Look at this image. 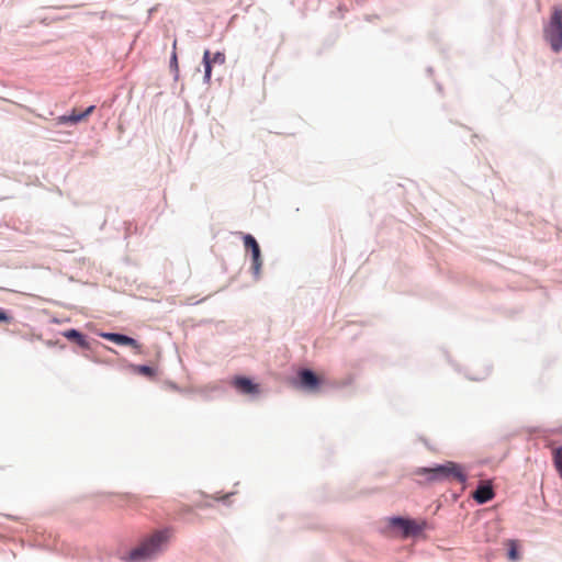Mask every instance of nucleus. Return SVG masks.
Listing matches in <instances>:
<instances>
[{
  "label": "nucleus",
  "mask_w": 562,
  "mask_h": 562,
  "mask_svg": "<svg viewBox=\"0 0 562 562\" xmlns=\"http://www.w3.org/2000/svg\"><path fill=\"white\" fill-rule=\"evenodd\" d=\"M234 495L233 492L227 493L221 497H214L215 501L223 503L224 505H229V498Z\"/></svg>",
  "instance_id": "22"
},
{
  "label": "nucleus",
  "mask_w": 562,
  "mask_h": 562,
  "mask_svg": "<svg viewBox=\"0 0 562 562\" xmlns=\"http://www.w3.org/2000/svg\"><path fill=\"white\" fill-rule=\"evenodd\" d=\"M176 45H177V41L175 40L173 41V49L170 54V58H169V68H170V71L171 74L173 75V79L175 80H178L179 79V61H178V55H177V52H176Z\"/></svg>",
  "instance_id": "16"
},
{
  "label": "nucleus",
  "mask_w": 562,
  "mask_h": 562,
  "mask_svg": "<svg viewBox=\"0 0 562 562\" xmlns=\"http://www.w3.org/2000/svg\"><path fill=\"white\" fill-rule=\"evenodd\" d=\"M491 372V368L487 367L485 372L483 374H480V375H467L468 379L470 380H473V381H481V380H484Z\"/></svg>",
  "instance_id": "21"
},
{
  "label": "nucleus",
  "mask_w": 562,
  "mask_h": 562,
  "mask_svg": "<svg viewBox=\"0 0 562 562\" xmlns=\"http://www.w3.org/2000/svg\"><path fill=\"white\" fill-rule=\"evenodd\" d=\"M426 71H427V74H428V75H431V74H432V71H434V70H432V67H428V68L426 69Z\"/></svg>",
  "instance_id": "23"
},
{
  "label": "nucleus",
  "mask_w": 562,
  "mask_h": 562,
  "mask_svg": "<svg viewBox=\"0 0 562 562\" xmlns=\"http://www.w3.org/2000/svg\"><path fill=\"white\" fill-rule=\"evenodd\" d=\"M171 528L164 527L146 536L139 546L122 558L124 562H148L164 552L171 537Z\"/></svg>",
  "instance_id": "1"
},
{
  "label": "nucleus",
  "mask_w": 562,
  "mask_h": 562,
  "mask_svg": "<svg viewBox=\"0 0 562 562\" xmlns=\"http://www.w3.org/2000/svg\"><path fill=\"white\" fill-rule=\"evenodd\" d=\"M250 254V273L255 281H259L261 278V269L263 265V258L261 248L249 252Z\"/></svg>",
  "instance_id": "10"
},
{
  "label": "nucleus",
  "mask_w": 562,
  "mask_h": 562,
  "mask_svg": "<svg viewBox=\"0 0 562 562\" xmlns=\"http://www.w3.org/2000/svg\"><path fill=\"white\" fill-rule=\"evenodd\" d=\"M436 86H437L438 91H441V89H442L441 85L437 83Z\"/></svg>",
  "instance_id": "24"
},
{
  "label": "nucleus",
  "mask_w": 562,
  "mask_h": 562,
  "mask_svg": "<svg viewBox=\"0 0 562 562\" xmlns=\"http://www.w3.org/2000/svg\"><path fill=\"white\" fill-rule=\"evenodd\" d=\"M225 60H226V56H225L224 52L217 50L214 54H212L210 52V61H211L212 68L214 67V65L225 64Z\"/></svg>",
  "instance_id": "18"
},
{
  "label": "nucleus",
  "mask_w": 562,
  "mask_h": 562,
  "mask_svg": "<svg viewBox=\"0 0 562 562\" xmlns=\"http://www.w3.org/2000/svg\"><path fill=\"white\" fill-rule=\"evenodd\" d=\"M69 342L77 345L82 350L92 349V340L78 328H67L60 333Z\"/></svg>",
  "instance_id": "8"
},
{
  "label": "nucleus",
  "mask_w": 562,
  "mask_h": 562,
  "mask_svg": "<svg viewBox=\"0 0 562 562\" xmlns=\"http://www.w3.org/2000/svg\"><path fill=\"white\" fill-rule=\"evenodd\" d=\"M231 385L235 389L238 394L248 395L255 397L260 394V384L257 383L252 378L236 374L231 381Z\"/></svg>",
  "instance_id": "6"
},
{
  "label": "nucleus",
  "mask_w": 562,
  "mask_h": 562,
  "mask_svg": "<svg viewBox=\"0 0 562 562\" xmlns=\"http://www.w3.org/2000/svg\"><path fill=\"white\" fill-rule=\"evenodd\" d=\"M98 336L117 346H127L134 349L142 347L137 339L120 331H99Z\"/></svg>",
  "instance_id": "7"
},
{
  "label": "nucleus",
  "mask_w": 562,
  "mask_h": 562,
  "mask_svg": "<svg viewBox=\"0 0 562 562\" xmlns=\"http://www.w3.org/2000/svg\"><path fill=\"white\" fill-rule=\"evenodd\" d=\"M292 384L305 393H316L323 385V379L313 369L304 367L296 370Z\"/></svg>",
  "instance_id": "5"
},
{
  "label": "nucleus",
  "mask_w": 562,
  "mask_h": 562,
  "mask_svg": "<svg viewBox=\"0 0 562 562\" xmlns=\"http://www.w3.org/2000/svg\"><path fill=\"white\" fill-rule=\"evenodd\" d=\"M553 467L562 480V446L557 447L552 452Z\"/></svg>",
  "instance_id": "17"
},
{
  "label": "nucleus",
  "mask_w": 562,
  "mask_h": 562,
  "mask_svg": "<svg viewBox=\"0 0 562 562\" xmlns=\"http://www.w3.org/2000/svg\"><path fill=\"white\" fill-rule=\"evenodd\" d=\"M387 528L402 538H423L429 529L426 519H415L408 515H393L386 518Z\"/></svg>",
  "instance_id": "3"
},
{
  "label": "nucleus",
  "mask_w": 562,
  "mask_h": 562,
  "mask_svg": "<svg viewBox=\"0 0 562 562\" xmlns=\"http://www.w3.org/2000/svg\"><path fill=\"white\" fill-rule=\"evenodd\" d=\"M506 546V558L509 562H518L521 560V546L517 539H507Z\"/></svg>",
  "instance_id": "11"
},
{
  "label": "nucleus",
  "mask_w": 562,
  "mask_h": 562,
  "mask_svg": "<svg viewBox=\"0 0 562 562\" xmlns=\"http://www.w3.org/2000/svg\"><path fill=\"white\" fill-rule=\"evenodd\" d=\"M202 65L204 68L203 82L207 85L211 82L212 71H213L211 61H210V49H204L203 57H202Z\"/></svg>",
  "instance_id": "14"
},
{
  "label": "nucleus",
  "mask_w": 562,
  "mask_h": 562,
  "mask_svg": "<svg viewBox=\"0 0 562 562\" xmlns=\"http://www.w3.org/2000/svg\"><path fill=\"white\" fill-rule=\"evenodd\" d=\"M472 497L477 505L487 504L495 497V492L493 490L492 484H479L475 491L472 493Z\"/></svg>",
  "instance_id": "9"
},
{
  "label": "nucleus",
  "mask_w": 562,
  "mask_h": 562,
  "mask_svg": "<svg viewBox=\"0 0 562 562\" xmlns=\"http://www.w3.org/2000/svg\"><path fill=\"white\" fill-rule=\"evenodd\" d=\"M246 251L251 252L260 248L259 243L250 233H240Z\"/></svg>",
  "instance_id": "15"
},
{
  "label": "nucleus",
  "mask_w": 562,
  "mask_h": 562,
  "mask_svg": "<svg viewBox=\"0 0 562 562\" xmlns=\"http://www.w3.org/2000/svg\"><path fill=\"white\" fill-rule=\"evenodd\" d=\"M414 474L425 477L428 484L454 481L467 486L469 481V473L465 467L456 461H445L442 463H432L428 467H419L414 471Z\"/></svg>",
  "instance_id": "2"
},
{
  "label": "nucleus",
  "mask_w": 562,
  "mask_h": 562,
  "mask_svg": "<svg viewBox=\"0 0 562 562\" xmlns=\"http://www.w3.org/2000/svg\"><path fill=\"white\" fill-rule=\"evenodd\" d=\"M58 125L75 126L83 121L80 111L74 109L70 113L59 115L57 119Z\"/></svg>",
  "instance_id": "13"
},
{
  "label": "nucleus",
  "mask_w": 562,
  "mask_h": 562,
  "mask_svg": "<svg viewBox=\"0 0 562 562\" xmlns=\"http://www.w3.org/2000/svg\"><path fill=\"white\" fill-rule=\"evenodd\" d=\"M13 319L14 318L10 310L0 307V324H11Z\"/></svg>",
  "instance_id": "19"
},
{
  "label": "nucleus",
  "mask_w": 562,
  "mask_h": 562,
  "mask_svg": "<svg viewBox=\"0 0 562 562\" xmlns=\"http://www.w3.org/2000/svg\"><path fill=\"white\" fill-rule=\"evenodd\" d=\"M543 40L555 54L562 50V5H553L549 20L543 24Z\"/></svg>",
  "instance_id": "4"
},
{
  "label": "nucleus",
  "mask_w": 562,
  "mask_h": 562,
  "mask_svg": "<svg viewBox=\"0 0 562 562\" xmlns=\"http://www.w3.org/2000/svg\"><path fill=\"white\" fill-rule=\"evenodd\" d=\"M94 110H95V105L91 104V105L87 106L83 111H80V114H81L83 121L86 119H88L94 112Z\"/></svg>",
  "instance_id": "20"
},
{
  "label": "nucleus",
  "mask_w": 562,
  "mask_h": 562,
  "mask_svg": "<svg viewBox=\"0 0 562 562\" xmlns=\"http://www.w3.org/2000/svg\"><path fill=\"white\" fill-rule=\"evenodd\" d=\"M175 390H179L176 384H171Z\"/></svg>",
  "instance_id": "25"
},
{
  "label": "nucleus",
  "mask_w": 562,
  "mask_h": 562,
  "mask_svg": "<svg viewBox=\"0 0 562 562\" xmlns=\"http://www.w3.org/2000/svg\"><path fill=\"white\" fill-rule=\"evenodd\" d=\"M132 371L138 375H143L149 380H153L157 375V368L150 363L134 364L130 363Z\"/></svg>",
  "instance_id": "12"
}]
</instances>
